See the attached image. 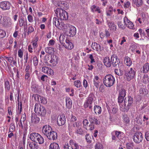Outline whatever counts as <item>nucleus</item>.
<instances>
[{
  "mask_svg": "<svg viewBox=\"0 0 149 149\" xmlns=\"http://www.w3.org/2000/svg\"><path fill=\"white\" fill-rule=\"evenodd\" d=\"M57 5L61 8H57L54 10L56 16L58 18H59L61 20H66L68 18V13L65 10L62 8L65 6V2L63 1H60L58 3Z\"/></svg>",
  "mask_w": 149,
  "mask_h": 149,
  "instance_id": "nucleus-1",
  "label": "nucleus"
},
{
  "mask_svg": "<svg viewBox=\"0 0 149 149\" xmlns=\"http://www.w3.org/2000/svg\"><path fill=\"white\" fill-rule=\"evenodd\" d=\"M104 84L106 86L110 87L114 84L115 79L114 77L111 74H108L103 78Z\"/></svg>",
  "mask_w": 149,
  "mask_h": 149,
  "instance_id": "nucleus-2",
  "label": "nucleus"
},
{
  "mask_svg": "<svg viewBox=\"0 0 149 149\" xmlns=\"http://www.w3.org/2000/svg\"><path fill=\"white\" fill-rule=\"evenodd\" d=\"M34 111L37 114L42 116H45L46 113L45 108L38 103H36L34 107Z\"/></svg>",
  "mask_w": 149,
  "mask_h": 149,
  "instance_id": "nucleus-3",
  "label": "nucleus"
},
{
  "mask_svg": "<svg viewBox=\"0 0 149 149\" xmlns=\"http://www.w3.org/2000/svg\"><path fill=\"white\" fill-rule=\"evenodd\" d=\"M53 24L59 29H65L67 27L66 24L61 22L57 18L54 17L53 18Z\"/></svg>",
  "mask_w": 149,
  "mask_h": 149,
  "instance_id": "nucleus-4",
  "label": "nucleus"
},
{
  "mask_svg": "<svg viewBox=\"0 0 149 149\" xmlns=\"http://www.w3.org/2000/svg\"><path fill=\"white\" fill-rule=\"evenodd\" d=\"M67 29L66 32V34L68 36L70 37H73L74 36L76 33V29L74 26L66 24Z\"/></svg>",
  "mask_w": 149,
  "mask_h": 149,
  "instance_id": "nucleus-5",
  "label": "nucleus"
},
{
  "mask_svg": "<svg viewBox=\"0 0 149 149\" xmlns=\"http://www.w3.org/2000/svg\"><path fill=\"white\" fill-rule=\"evenodd\" d=\"M119 103L120 110L123 111H127L129 108V107L130 106L132 103V99L131 97L129 98L128 104L127 106H126L127 102H125V100L123 103Z\"/></svg>",
  "mask_w": 149,
  "mask_h": 149,
  "instance_id": "nucleus-6",
  "label": "nucleus"
},
{
  "mask_svg": "<svg viewBox=\"0 0 149 149\" xmlns=\"http://www.w3.org/2000/svg\"><path fill=\"white\" fill-rule=\"evenodd\" d=\"M135 75V72L132 68H130L125 74L126 79L128 81H130L133 79Z\"/></svg>",
  "mask_w": 149,
  "mask_h": 149,
  "instance_id": "nucleus-7",
  "label": "nucleus"
},
{
  "mask_svg": "<svg viewBox=\"0 0 149 149\" xmlns=\"http://www.w3.org/2000/svg\"><path fill=\"white\" fill-rule=\"evenodd\" d=\"M126 95L125 90L123 88H121L118 91V102H123L124 98Z\"/></svg>",
  "mask_w": 149,
  "mask_h": 149,
  "instance_id": "nucleus-8",
  "label": "nucleus"
},
{
  "mask_svg": "<svg viewBox=\"0 0 149 149\" xmlns=\"http://www.w3.org/2000/svg\"><path fill=\"white\" fill-rule=\"evenodd\" d=\"M133 139L135 143H140L143 140L142 134L139 132H136L134 134Z\"/></svg>",
  "mask_w": 149,
  "mask_h": 149,
  "instance_id": "nucleus-9",
  "label": "nucleus"
},
{
  "mask_svg": "<svg viewBox=\"0 0 149 149\" xmlns=\"http://www.w3.org/2000/svg\"><path fill=\"white\" fill-rule=\"evenodd\" d=\"M11 6V3L8 1H2L0 3V8L3 10H9Z\"/></svg>",
  "mask_w": 149,
  "mask_h": 149,
  "instance_id": "nucleus-10",
  "label": "nucleus"
},
{
  "mask_svg": "<svg viewBox=\"0 0 149 149\" xmlns=\"http://www.w3.org/2000/svg\"><path fill=\"white\" fill-rule=\"evenodd\" d=\"M124 22L126 26L129 29L134 30H136L133 23L129 20L126 17H124Z\"/></svg>",
  "mask_w": 149,
  "mask_h": 149,
  "instance_id": "nucleus-11",
  "label": "nucleus"
},
{
  "mask_svg": "<svg viewBox=\"0 0 149 149\" xmlns=\"http://www.w3.org/2000/svg\"><path fill=\"white\" fill-rule=\"evenodd\" d=\"M93 99L91 97L89 96L86 100L84 104V106L85 108H87L88 107L89 109H91L92 107V104L93 102Z\"/></svg>",
  "mask_w": 149,
  "mask_h": 149,
  "instance_id": "nucleus-12",
  "label": "nucleus"
},
{
  "mask_svg": "<svg viewBox=\"0 0 149 149\" xmlns=\"http://www.w3.org/2000/svg\"><path fill=\"white\" fill-rule=\"evenodd\" d=\"M91 47L93 49L99 53H100L102 49V48L100 45L96 42L93 43L91 45Z\"/></svg>",
  "mask_w": 149,
  "mask_h": 149,
  "instance_id": "nucleus-13",
  "label": "nucleus"
},
{
  "mask_svg": "<svg viewBox=\"0 0 149 149\" xmlns=\"http://www.w3.org/2000/svg\"><path fill=\"white\" fill-rule=\"evenodd\" d=\"M57 123L59 126L63 125L65 123V116L61 115L59 116L57 119Z\"/></svg>",
  "mask_w": 149,
  "mask_h": 149,
  "instance_id": "nucleus-14",
  "label": "nucleus"
},
{
  "mask_svg": "<svg viewBox=\"0 0 149 149\" xmlns=\"http://www.w3.org/2000/svg\"><path fill=\"white\" fill-rule=\"evenodd\" d=\"M52 131V128L49 125H45L43 126L42 129V132L44 134L47 136Z\"/></svg>",
  "mask_w": 149,
  "mask_h": 149,
  "instance_id": "nucleus-15",
  "label": "nucleus"
},
{
  "mask_svg": "<svg viewBox=\"0 0 149 149\" xmlns=\"http://www.w3.org/2000/svg\"><path fill=\"white\" fill-rule=\"evenodd\" d=\"M46 136L49 139L54 140L57 138V134L56 132L51 131Z\"/></svg>",
  "mask_w": 149,
  "mask_h": 149,
  "instance_id": "nucleus-16",
  "label": "nucleus"
},
{
  "mask_svg": "<svg viewBox=\"0 0 149 149\" xmlns=\"http://www.w3.org/2000/svg\"><path fill=\"white\" fill-rule=\"evenodd\" d=\"M58 57L55 55H53L52 56L51 59L49 62L51 63V65L52 66H56L58 63Z\"/></svg>",
  "mask_w": 149,
  "mask_h": 149,
  "instance_id": "nucleus-17",
  "label": "nucleus"
},
{
  "mask_svg": "<svg viewBox=\"0 0 149 149\" xmlns=\"http://www.w3.org/2000/svg\"><path fill=\"white\" fill-rule=\"evenodd\" d=\"M65 42V43H64L63 45L65 47L68 49H71L73 48L74 46L72 43L69 40L66 39Z\"/></svg>",
  "mask_w": 149,
  "mask_h": 149,
  "instance_id": "nucleus-18",
  "label": "nucleus"
},
{
  "mask_svg": "<svg viewBox=\"0 0 149 149\" xmlns=\"http://www.w3.org/2000/svg\"><path fill=\"white\" fill-rule=\"evenodd\" d=\"M40 119L35 114H32L31 115V122L33 124H35L38 123Z\"/></svg>",
  "mask_w": 149,
  "mask_h": 149,
  "instance_id": "nucleus-19",
  "label": "nucleus"
},
{
  "mask_svg": "<svg viewBox=\"0 0 149 149\" xmlns=\"http://www.w3.org/2000/svg\"><path fill=\"white\" fill-rule=\"evenodd\" d=\"M142 0H133L132 4L136 8L140 7L143 4Z\"/></svg>",
  "mask_w": 149,
  "mask_h": 149,
  "instance_id": "nucleus-20",
  "label": "nucleus"
},
{
  "mask_svg": "<svg viewBox=\"0 0 149 149\" xmlns=\"http://www.w3.org/2000/svg\"><path fill=\"white\" fill-rule=\"evenodd\" d=\"M106 15L107 16H110L113 14V6H107L106 8Z\"/></svg>",
  "mask_w": 149,
  "mask_h": 149,
  "instance_id": "nucleus-21",
  "label": "nucleus"
},
{
  "mask_svg": "<svg viewBox=\"0 0 149 149\" xmlns=\"http://www.w3.org/2000/svg\"><path fill=\"white\" fill-rule=\"evenodd\" d=\"M103 62L104 65L107 67H109L111 66L112 61L108 57H105L103 60Z\"/></svg>",
  "mask_w": 149,
  "mask_h": 149,
  "instance_id": "nucleus-22",
  "label": "nucleus"
},
{
  "mask_svg": "<svg viewBox=\"0 0 149 149\" xmlns=\"http://www.w3.org/2000/svg\"><path fill=\"white\" fill-rule=\"evenodd\" d=\"M66 106V108L68 109L71 108L72 104V101L71 99L68 97H67L65 99Z\"/></svg>",
  "mask_w": 149,
  "mask_h": 149,
  "instance_id": "nucleus-23",
  "label": "nucleus"
},
{
  "mask_svg": "<svg viewBox=\"0 0 149 149\" xmlns=\"http://www.w3.org/2000/svg\"><path fill=\"white\" fill-rule=\"evenodd\" d=\"M91 11L93 12H97L99 13H102V11L101 10L100 8L95 5L92 6L91 8Z\"/></svg>",
  "mask_w": 149,
  "mask_h": 149,
  "instance_id": "nucleus-24",
  "label": "nucleus"
},
{
  "mask_svg": "<svg viewBox=\"0 0 149 149\" xmlns=\"http://www.w3.org/2000/svg\"><path fill=\"white\" fill-rule=\"evenodd\" d=\"M19 24L20 26H24V27H26L27 24V20L26 19H24V18H22L19 19Z\"/></svg>",
  "mask_w": 149,
  "mask_h": 149,
  "instance_id": "nucleus-25",
  "label": "nucleus"
},
{
  "mask_svg": "<svg viewBox=\"0 0 149 149\" xmlns=\"http://www.w3.org/2000/svg\"><path fill=\"white\" fill-rule=\"evenodd\" d=\"M79 124L78 122H75L74 123L71 122L69 123V129L70 131H72L73 129L72 127H79Z\"/></svg>",
  "mask_w": 149,
  "mask_h": 149,
  "instance_id": "nucleus-26",
  "label": "nucleus"
},
{
  "mask_svg": "<svg viewBox=\"0 0 149 149\" xmlns=\"http://www.w3.org/2000/svg\"><path fill=\"white\" fill-rule=\"evenodd\" d=\"M108 25L110 30L113 31H116V26L113 22H109L108 23Z\"/></svg>",
  "mask_w": 149,
  "mask_h": 149,
  "instance_id": "nucleus-27",
  "label": "nucleus"
},
{
  "mask_svg": "<svg viewBox=\"0 0 149 149\" xmlns=\"http://www.w3.org/2000/svg\"><path fill=\"white\" fill-rule=\"evenodd\" d=\"M100 80L97 76H95L93 80L94 84L96 88H98L99 87V84L100 83Z\"/></svg>",
  "mask_w": 149,
  "mask_h": 149,
  "instance_id": "nucleus-28",
  "label": "nucleus"
},
{
  "mask_svg": "<svg viewBox=\"0 0 149 149\" xmlns=\"http://www.w3.org/2000/svg\"><path fill=\"white\" fill-rule=\"evenodd\" d=\"M88 119L89 121L92 124L97 125L98 124L97 119L94 116H90Z\"/></svg>",
  "mask_w": 149,
  "mask_h": 149,
  "instance_id": "nucleus-29",
  "label": "nucleus"
},
{
  "mask_svg": "<svg viewBox=\"0 0 149 149\" xmlns=\"http://www.w3.org/2000/svg\"><path fill=\"white\" fill-rule=\"evenodd\" d=\"M94 110L95 113L96 114L101 113L102 111L101 107L98 105H95L94 106Z\"/></svg>",
  "mask_w": 149,
  "mask_h": 149,
  "instance_id": "nucleus-30",
  "label": "nucleus"
},
{
  "mask_svg": "<svg viewBox=\"0 0 149 149\" xmlns=\"http://www.w3.org/2000/svg\"><path fill=\"white\" fill-rule=\"evenodd\" d=\"M37 138L35 141V142L36 143H38L40 144H42L44 143V140L43 138L39 134Z\"/></svg>",
  "mask_w": 149,
  "mask_h": 149,
  "instance_id": "nucleus-31",
  "label": "nucleus"
},
{
  "mask_svg": "<svg viewBox=\"0 0 149 149\" xmlns=\"http://www.w3.org/2000/svg\"><path fill=\"white\" fill-rule=\"evenodd\" d=\"M39 134L38 133H32L30 135V138L32 141L35 142Z\"/></svg>",
  "mask_w": 149,
  "mask_h": 149,
  "instance_id": "nucleus-32",
  "label": "nucleus"
},
{
  "mask_svg": "<svg viewBox=\"0 0 149 149\" xmlns=\"http://www.w3.org/2000/svg\"><path fill=\"white\" fill-rule=\"evenodd\" d=\"M148 93V91L145 87L142 88L139 90V93L141 96L145 95Z\"/></svg>",
  "mask_w": 149,
  "mask_h": 149,
  "instance_id": "nucleus-33",
  "label": "nucleus"
},
{
  "mask_svg": "<svg viewBox=\"0 0 149 149\" xmlns=\"http://www.w3.org/2000/svg\"><path fill=\"white\" fill-rule=\"evenodd\" d=\"M149 70V64L148 63H146L144 65L143 67L142 71L143 73H147Z\"/></svg>",
  "mask_w": 149,
  "mask_h": 149,
  "instance_id": "nucleus-34",
  "label": "nucleus"
},
{
  "mask_svg": "<svg viewBox=\"0 0 149 149\" xmlns=\"http://www.w3.org/2000/svg\"><path fill=\"white\" fill-rule=\"evenodd\" d=\"M125 64L129 66H130L132 63L130 58L128 56H126L125 57Z\"/></svg>",
  "mask_w": 149,
  "mask_h": 149,
  "instance_id": "nucleus-35",
  "label": "nucleus"
},
{
  "mask_svg": "<svg viewBox=\"0 0 149 149\" xmlns=\"http://www.w3.org/2000/svg\"><path fill=\"white\" fill-rule=\"evenodd\" d=\"M49 149H59V147L57 143H53L50 144Z\"/></svg>",
  "mask_w": 149,
  "mask_h": 149,
  "instance_id": "nucleus-36",
  "label": "nucleus"
},
{
  "mask_svg": "<svg viewBox=\"0 0 149 149\" xmlns=\"http://www.w3.org/2000/svg\"><path fill=\"white\" fill-rule=\"evenodd\" d=\"M112 134H115L119 139H121L122 136L123 135V133L120 132L114 131L112 132Z\"/></svg>",
  "mask_w": 149,
  "mask_h": 149,
  "instance_id": "nucleus-37",
  "label": "nucleus"
},
{
  "mask_svg": "<svg viewBox=\"0 0 149 149\" xmlns=\"http://www.w3.org/2000/svg\"><path fill=\"white\" fill-rule=\"evenodd\" d=\"M45 51L48 54H52L54 52V49L51 47H47L45 49Z\"/></svg>",
  "mask_w": 149,
  "mask_h": 149,
  "instance_id": "nucleus-38",
  "label": "nucleus"
},
{
  "mask_svg": "<svg viewBox=\"0 0 149 149\" xmlns=\"http://www.w3.org/2000/svg\"><path fill=\"white\" fill-rule=\"evenodd\" d=\"M66 39V37L65 35L63 34L61 35L59 37V40L60 42L63 45V44L65 43L64 42L65 41Z\"/></svg>",
  "mask_w": 149,
  "mask_h": 149,
  "instance_id": "nucleus-39",
  "label": "nucleus"
},
{
  "mask_svg": "<svg viewBox=\"0 0 149 149\" xmlns=\"http://www.w3.org/2000/svg\"><path fill=\"white\" fill-rule=\"evenodd\" d=\"M6 21L5 26L6 27H11L12 24V21L11 19L10 18L8 17L7 18V20Z\"/></svg>",
  "mask_w": 149,
  "mask_h": 149,
  "instance_id": "nucleus-40",
  "label": "nucleus"
},
{
  "mask_svg": "<svg viewBox=\"0 0 149 149\" xmlns=\"http://www.w3.org/2000/svg\"><path fill=\"white\" fill-rule=\"evenodd\" d=\"M111 59L112 61V63H114L115 65L118 64L117 57L116 56L112 55L111 57Z\"/></svg>",
  "mask_w": 149,
  "mask_h": 149,
  "instance_id": "nucleus-41",
  "label": "nucleus"
},
{
  "mask_svg": "<svg viewBox=\"0 0 149 149\" xmlns=\"http://www.w3.org/2000/svg\"><path fill=\"white\" fill-rule=\"evenodd\" d=\"M134 143L132 142H128L126 143V149H133Z\"/></svg>",
  "mask_w": 149,
  "mask_h": 149,
  "instance_id": "nucleus-42",
  "label": "nucleus"
},
{
  "mask_svg": "<svg viewBox=\"0 0 149 149\" xmlns=\"http://www.w3.org/2000/svg\"><path fill=\"white\" fill-rule=\"evenodd\" d=\"M5 88L6 91H9L10 89V85L8 81L6 80L5 81Z\"/></svg>",
  "mask_w": 149,
  "mask_h": 149,
  "instance_id": "nucleus-43",
  "label": "nucleus"
},
{
  "mask_svg": "<svg viewBox=\"0 0 149 149\" xmlns=\"http://www.w3.org/2000/svg\"><path fill=\"white\" fill-rule=\"evenodd\" d=\"M70 145V146L74 145L75 149H79V145L76 143H74V141L73 140H71L69 141Z\"/></svg>",
  "mask_w": 149,
  "mask_h": 149,
  "instance_id": "nucleus-44",
  "label": "nucleus"
},
{
  "mask_svg": "<svg viewBox=\"0 0 149 149\" xmlns=\"http://www.w3.org/2000/svg\"><path fill=\"white\" fill-rule=\"evenodd\" d=\"M38 40V38L37 37L34 38L33 42V46L34 48L37 47V42Z\"/></svg>",
  "mask_w": 149,
  "mask_h": 149,
  "instance_id": "nucleus-45",
  "label": "nucleus"
},
{
  "mask_svg": "<svg viewBox=\"0 0 149 149\" xmlns=\"http://www.w3.org/2000/svg\"><path fill=\"white\" fill-rule=\"evenodd\" d=\"M117 24L118 27L123 30H124L125 28V27L122 23V22L120 21L118 22Z\"/></svg>",
  "mask_w": 149,
  "mask_h": 149,
  "instance_id": "nucleus-46",
  "label": "nucleus"
},
{
  "mask_svg": "<svg viewBox=\"0 0 149 149\" xmlns=\"http://www.w3.org/2000/svg\"><path fill=\"white\" fill-rule=\"evenodd\" d=\"M123 118L124 120V121L125 123H129L130 120L129 117L127 115H125L123 116Z\"/></svg>",
  "mask_w": 149,
  "mask_h": 149,
  "instance_id": "nucleus-47",
  "label": "nucleus"
},
{
  "mask_svg": "<svg viewBox=\"0 0 149 149\" xmlns=\"http://www.w3.org/2000/svg\"><path fill=\"white\" fill-rule=\"evenodd\" d=\"M32 97H34L35 101L38 102H40V98L41 97V96L37 94L33 95Z\"/></svg>",
  "mask_w": 149,
  "mask_h": 149,
  "instance_id": "nucleus-48",
  "label": "nucleus"
},
{
  "mask_svg": "<svg viewBox=\"0 0 149 149\" xmlns=\"http://www.w3.org/2000/svg\"><path fill=\"white\" fill-rule=\"evenodd\" d=\"M115 73L118 76H120L123 74V72L121 70L116 69L115 70Z\"/></svg>",
  "mask_w": 149,
  "mask_h": 149,
  "instance_id": "nucleus-49",
  "label": "nucleus"
},
{
  "mask_svg": "<svg viewBox=\"0 0 149 149\" xmlns=\"http://www.w3.org/2000/svg\"><path fill=\"white\" fill-rule=\"evenodd\" d=\"M24 71L25 72L32 73V70L31 68H30L29 65H27L26 66Z\"/></svg>",
  "mask_w": 149,
  "mask_h": 149,
  "instance_id": "nucleus-50",
  "label": "nucleus"
},
{
  "mask_svg": "<svg viewBox=\"0 0 149 149\" xmlns=\"http://www.w3.org/2000/svg\"><path fill=\"white\" fill-rule=\"evenodd\" d=\"M6 35V33L3 30L0 29V38H3Z\"/></svg>",
  "mask_w": 149,
  "mask_h": 149,
  "instance_id": "nucleus-51",
  "label": "nucleus"
},
{
  "mask_svg": "<svg viewBox=\"0 0 149 149\" xmlns=\"http://www.w3.org/2000/svg\"><path fill=\"white\" fill-rule=\"evenodd\" d=\"M95 149H103L102 144L100 143H97L95 146Z\"/></svg>",
  "mask_w": 149,
  "mask_h": 149,
  "instance_id": "nucleus-52",
  "label": "nucleus"
},
{
  "mask_svg": "<svg viewBox=\"0 0 149 149\" xmlns=\"http://www.w3.org/2000/svg\"><path fill=\"white\" fill-rule=\"evenodd\" d=\"M29 146L31 149H37L36 144L33 142H31L29 143Z\"/></svg>",
  "mask_w": 149,
  "mask_h": 149,
  "instance_id": "nucleus-53",
  "label": "nucleus"
},
{
  "mask_svg": "<svg viewBox=\"0 0 149 149\" xmlns=\"http://www.w3.org/2000/svg\"><path fill=\"white\" fill-rule=\"evenodd\" d=\"M75 133L79 135H82L83 134L84 132L81 128H79L76 130L75 131Z\"/></svg>",
  "mask_w": 149,
  "mask_h": 149,
  "instance_id": "nucleus-54",
  "label": "nucleus"
},
{
  "mask_svg": "<svg viewBox=\"0 0 149 149\" xmlns=\"http://www.w3.org/2000/svg\"><path fill=\"white\" fill-rule=\"evenodd\" d=\"M137 123L139 124H141L142 123V121L141 118V116H139L136 118V120H135Z\"/></svg>",
  "mask_w": 149,
  "mask_h": 149,
  "instance_id": "nucleus-55",
  "label": "nucleus"
},
{
  "mask_svg": "<svg viewBox=\"0 0 149 149\" xmlns=\"http://www.w3.org/2000/svg\"><path fill=\"white\" fill-rule=\"evenodd\" d=\"M27 19L28 21L30 23H32L33 22V16L31 15H29L27 16Z\"/></svg>",
  "mask_w": 149,
  "mask_h": 149,
  "instance_id": "nucleus-56",
  "label": "nucleus"
},
{
  "mask_svg": "<svg viewBox=\"0 0 149 149\" xmlns=\"http://www.w3.org/2000/svg\"><path fill=\"white\" fill-rule=\"evenodd\" d=\"M81 82L79 80H78L74 81V85L77 87H80L81 86Z\"/></svg>",
  "mask_w": 149,
  "mask_h": 149,
  "instance_id": "nucleus-57",
  "label": "nucleus"
},
{
  "mask_svg": "<svg viewBox=\"0 0 149 149\" xmlns=\"http://www.w3.org/2000/svg\"><path fill=\"white\" fill-rule=\"evenodd\" d=\"M33 63L34 66H37L38 64V61L36 57L35 56L33 58Z\"/></svg>",
  "mask_w": 149,
  "mask_h": 149,
  "instance_id": "nucleus-58",
  "label": "nucleus"
},
{
  "mask_svg": "<svg viewBox=\"0 0 149 149\" xmlns=\"http://www.w3.org/2000/svg\"><path fill=\"white\" fill-rule=\"evenodd\" d=\"M40 100L41 101V103L43 104H45L47 102V99L43 97H41Z\"/></svg>",
  "mask_w": 149,
  "mask_h": 149,
  "instance_id": "nucleus-59",
  "label": "nucleus"
},
{
  "mask_svg": "<svg viewBox=\"0 0 149 149\" xmlns=\"http://www.w3.org/2000/svg\"><path fill=\"white\" fill-rule=\"evenodd\" d=\"M23 54V52L21 49H19L18 50V55L19 57L22 58V59Z\"/></svg>",
  "mask_w": 149,
  "mask_h": 149,
  "instance_id": "nucleus-60",
  "label": "nucleus"
},
{
  "mask_svg": "<svg viewBox=\"0 0 149 149\" xmlns=\"http://www.w3.org/2000/svg\"><path fill=\"white\" fill-rule=\"evenodd\" d=\"M86 139L88 143H90L91 141V138L89 134H87L85 136Z\"/></svg>",
  "mask_w": 149,
  "mask_h": 149,
  "instance_id": "nucleus-61",
  "label": "nucleus"
},
{
  "mask_svg": "<svg viewBox=\"0 0 149 149\" xmlns=\"http://www.w3.org/2000/svg\"><path fill=\"white\" fill-rule=\"evenodd\" d=\"M72 147V146H70L68 143H66L64 146V148L65 149H73Z\"/></svg>",
  "mask_w": 149,
  "mask_h": 149,
  "instance_id": "nucleus-62",
  "label": "nucleus"
},
{
  "mask_svg": "<svg viewBox=\"0 0 149 149\" xmlns=\"http://www.w3.org/2000/svg\"><path fill=\"white\" fill-rule=\"evenodd\" d=\"M148 79L149 78L147 75H144L143 77V81L144 83L146 84L148 82Z\"/></svg>",
  "mask_w": 149,
  "mask_h": 149,
  "instance_id": "nucleus-63",
  "label": "nucleus"
},
{
  "mask_svg": "<svg viewBox=\"0 0 149 149\" xmlns=\"http://www.w3.org/2000/svg\"><path fill=\"white\" fill-rule=\"evenodd\" d=\"M34 31V28L32 26H29L28 28V34H30L31 33L33 32Z\"/></svg>",
  "mask_w": 149,
  "mask_h": 149,
  "instance_id": "nucleus-64",
  "label": "nucleus"
}]
</instances>
